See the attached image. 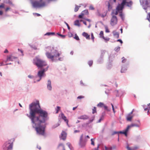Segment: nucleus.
<instances>
[{
  "mask_svg": "<svg viewBox=\"0 0 150 150\" xmlns=\"http://www.w3.org/2000/svg\"><path fill=\"white\" fill-rule=\"evenodd\" d=\"M10 9V8L9 7H7L5 9L6 12H7L8 10Z\"/></svg>",
  "mask_w": 150,
  "mask_h": 150,
  "instance_id": "bf43d9fd",
  "label": "nucleus"
},
{
  "mask_svg": "<svg viewBox=\"0 0 150 150\" xmlns=\"http://www.w3.org/2000/svg\"><path fill=\"white\" fill-rule=\"evenodd\" d=\"M119 15H120V16L121 18L123 20L124 19V18H123V15L122 13V12H120Z\"/></svg>",
  "mask_w": 150,
  "mask_h": 150,
  "instance_id": "79ce46f5",
  "label": "nucleus"
},
{
  "mask_svg": "<svg viewBox=\"0 0 150 150\" xmlns=\"http://www.w3.org/2000/svg\"><path fill=\"white\" fill-rule=\"evenodd\" d=\"M89 14L88 11L87 10H85L83 11L81 14L79 15L78 18H84V16L86 15H88Z\"/></svg>",
  "mask_w": 150,
  "mask_h": 150,
  "instance_id": "1a4fd4ad",
  "label": "nucleus"
},
{
  "mask_svg": "<svg viewBox=\"0 0 150 150\" xmlns=\"http://www.w3.org/2000/svg\"><path fill=\"white\" fill-rule=\"evenodd\" d=\"M47 87L48 89L50 90H52V87L51 86V81L50 80L48 81Z\"/></svg>",
  "mask_w": 150,
  "mask_h": 150,
  "instance_id": "aec40b11",
  "label": "nucleus"
},
{
  "mask_svg": "<svg viewBox=\"0 0 150 150\" xmlns=\"http://www.w3.org/2000/svg\"><path fill=\"white\" fill-rule=\"evenodd\" d=\"M42 0H40V1H35L33 3V5L35 7H40L45 5V4L44 2L41 3Z\"/></svg>",
  "mask_w": 150,
  "mask_h": 150,
  "instance_id": "0eeeda50",
  "label": "nucleus"
},
{
  "mask_svg": "<svg viewBox=\"0 0 150 150\" xmlns=\"http://www.w3.org/2000/svg\"><path fill=\"white\" fill-rule=\"evenodd\" d=\"M57 34L59 36H60L62 38H64L65 37V35H61V34H59L58 33H57Z\"/></svg>",
  "mask_w": 150,
  "mask_h": 150,
  "instance_id": "c03bdc74",
  "label": "nucleus"
},
{
  "mask_svg": "<svg viewBox=\"0 0 150 150\" xmlns=\"http://www.w3.org/2000/svg\"><path fill=\"white\" fill-rule=\"evenodd\" d=\"M117 23V17L114 15H112L111 19L110 24L112 26H114L116 25Z\"/></svg>",
  "mask_w": 150,
  "mask_h": 150,
  "instance_id": "423d86ee",
  "label": "nucleus"
},
{
  "mask_svg": "<svg viewBox=\"0 0 150 150\" xmlns=\"http://www.w3.org/2000/svg\"><path fill=\"white\" fill-rule=\"evenodd\" d=\"M84 98V96H78L77 97V99H81L83 98Z\"/></svg>",
  "mask_w": 150,
  "mask_h": 150,
  "instance_id": "09e8293b",
  "label": "nucleus"
},
{
  "mask_svg": "<svg viewBox=\"0 0 150 150\" xmlns=\"http://www.w3.org/2000/svg\"><path fill=\"white\" fill-rule=\"evenodd\" d=\"M34 64L35 65L39 68H41L43 69L42 68L44 67L48 66L46 62L36 57L34 60Z\"/></svg>",
  "mask_w": 150,
  "mask_h": 150,
  "instance_id": "f03ea898",
  "label": "nucleus"
},
{
  "mask_svg": "<svg viewBox=\"0 0 150 150\" xmlns=\"http://www.w3.org/2000/svg\"><path fill=\"white\" fill-rule=\"evenodd\" d=\"M118 12H119V11H118L116 9V10H113V11H112V13H111L112 16L113 15H117Z\"/></svg>",
  "mask_w": 150,
  "mask_h": 150,
  "instance_id": "393cba45",
  "label": "nucleus"
},
{
  "mask_svg": "<svg viewBox=\"0 0 150 150\" xmlns=\"http://www.w3.org/2000/svg\"><path fill=\"white\" fill-rule=\"evenodd\" d=\"M37 149H41V147L40 146L38 145L37 146Z\"/></svg>",
  "mask_w": 150,
  "mask_h": 150,
  "instance_id": "774afa93",
  "label": "nucleus"
},
{
  "mask_svg": "<svg viewBox=\"0 0 150 150\" xmlns=\"http://www.w3.org/2000/svg\"><path fill=\"white\" fill-rule=\"evenodd\" d=\"M60 109V107L59 106H57V108L56 109V113H58L59 110Z\"/></svg>",
  "mask_w": 150,
  "mask_h": 150,
  "instance_id": "4c0bfd02",
  "label": "nucleus"
},
{
  "mask_svg": "<svg viewBox=\"0 0 150 150\" xmlns=\"http://www.w3.org/2000/svg\"><path fill=\"white\" fill-rule=\"evenodd\" d=\"M108 7L109 10L110 9L112 8V7L110 5V4L109 3H108Z\"/></svg>",
  "mask_w": 150,
  "mask_h": 150,
  "instance_id": "864d4df0",
  "label": "nucleus"
},
{
  "mask_svg": "<svg viewBox=\"0 0 150 150\" xmlns=\"http://www.w3.org/2000/svg\"><path fill=\"white\" fill-rule=\"evenodd\" d=\"M129 130V127H127L126 129H125V131L122 132V131H120L118 132V134H124L126 136H127V132H128Z\"/></svg>",
  "mask_w": 150,
  "mask_h": 150,
  "instance_id": "dca6fc26",
  "label": "nucleus"
},
{
  "mask_svg": "<svg viewBox=\"0 0 150 150\" xmlns=\"http://www.w3.org/2000/svg\"><path fill=\"white\" fill-rule=\"evenodd\" d=\"M117 41L120 42L121 44L123 43L122 41L120 39L118 40Z\"/></svg>",
  "mask_w": 150,
  "mask_h": 150,
  "instance_id": "680f3d73",
  "label": "nucleus"
},
{
  "mask_svg": "<svg viewBox=\"0 0 150 150\" xmlns=\"http://www.w3.org/2000/svg\"><path fill=\"white\" fill-rule=\"evenodd\" d=\"M125 5V1H122L121 4H118L116 8V9L119 11H122Z\"/></svg>",
  "mask_w": 150,
  "mask_h": 150,
  "instance_id": "9d476101",
  "label": "nucleus"
},
{
  "mask_svg": "<svg viewBox=\"0 0 150 150\" xmlns=\"http://www.w3.org/2000/svg\"><path fill=\"white\" fill-rule=\"evenodd\" d=\"M103 39H104L105 41H108L109 40V38H105L104 37V38H103Z\"/></svg>",
  "mask_w": 150,
  "mask_h": 150,
  "instance_id": "603ef678",
  "label": "nucleus"
},
{
  "mask_svg": "<svg viewBox=\"0 0 150 150\" xmlns=\"http://www.w3.org/2000/svg\"><path fill=\"white\" fill-rule=\"evenodd\" d=\"M29 108V115L27 114V115L31 120L33 127L35 128L38 133L43 135L44 128L41 124L47 120V112L41 109L38 101L30 104Z\"/></svg>",
  "mask_w": 150,
  "mask_h": 150,
  "instance_id": "f257e3e1",
  "label": "nucleus"
},
{
  "mask_svg": "<svg viewBox=\"0 0 150 150\" xmlns=\"http://www.w3.org/2000/svg\"><path fill=\"white\" fill-rule=\"evenodd\" d=\"M4 52L5 53H7L8 52V51L7 49H5Z\"/></svg>",
  "mask_w": 150,
  "mask_h": 150,
  "instance_id": "69168bd1",
  "label": "nucleus"
},
{
  "mask_svg": "<svg viewBox=\"0 0 150 150\" xmlns=\"http://www.w3.org/2000/svg\"><path fill=\"white\" fill-rule=\"evenodd\" d=\"M45 54L47 58L51 59L52 61L54 60V58H56V57L57 56V55L56 54L52 55L49 52H46Z\"/></svg>",
  "mask_w": 150,
  "mask_h": 150,
  "instance_id": "9b49d317",
  "label": "nucleus"
},
{
  "mask_svg": "<svg viewBox=\"0 0 150 150\" xmlns=\"http://www.w3.org/2000/svg\"><path fill=\"white\" fill-rule=\"evenodd\" d=\"M97 106L98 107H102L104 106V104L100 102L97 105Z\"/></svg>",
  "mask_w": 150,
  "mask_h": 150,
  "instance_id": "c756f323",
  "label": "nucleus"
},
{
  "mask_svg": "<svg viewBox=\"0 0 150 150\" xmlns=\"http://www.w3.org/2000/svg\"><path fill=\"white\" fill-rule=\"evenodd\" d=\"M68 35L69 37H72L73 36V34L71 33H68Z\"/></svg>",
  "mask_w": 150,
  "mask_h": 150,
  "instance_id": "4d7b16f0",
  "label": "nucleus"
},
{
  "mask_svg": "<svg viewBox=\"0 0 150 150\" xmlns=\"http://www.w3.org/2000/svg\"><path fill=\"white\" fill-rule=\"evenodd\" d=\"M105 150H110L112 149H115L116 147L115 146H109L108 147L105 146Z\"/></svg>",
  "mask_w": 150,
  "mask_h": 150,
  "instance_id": "2eb2a0df",
  "label": "nucleus"
},
{
  "mask_svg": "<svg viewBox=\"0 0 150 150\" xmlns=\"http://www.w3.org/2000/svg\"><path fill=\"white\" fill-rule=\"evenodd\" d=\"M143 107L144 108L145 111H147V113H148L149 110H150V107L148 106L147 108H145V105H143Z\"/></svg>",
  "mask_w": 150,
  "mask_h": 150,
  "instance_id": "bb28decb",
  "label": "nucleus"
},
{
  "mask_svg": "<svg viewBox=\"0 0 150 150\" xmlns=\"http://www.w3.org/2000/svg\"><path fill=\"white\" fill-rule=\"evenodd\" d=\"M65 24L67 26L68 29L69 30H70V28L69 25L67 23L65 22Z\"/></svg>",
  "mask_w": 150,
  "mask_h": 150,
  "instance_id": "6e6d98bb",
  "label": "nucleus"
},
{
  "mask_svg": "<svg viewBox=\"0 0 150 150\" xmlns=\"http://www.w3.org/2000/svg\"><path fill=\"white\" fill-rule=\"evenodd\" d=\"M96 108L94 107L92 109V113L93 114L95 113H96Z\"/></svg>",
  "mask_w": 150,
  "mask_h": 150,
  "instance_id": "7c9ffc66",
  "label": "nucleus"
},
{
  "mask_svg": "<svg viewBox=\"0 0 150 150\" xmlns=\"http://www.w3.org/2000/svg\"><path fill=\"white\" fill-rule=\"evenodd\" d=\"M49 67L48 66H47L46 67L45 69H42V70L38 71V76L40 78L39 80L38 81H39L42 78V77L44 76H45V72L47 71Z\"/></svg>",
  "mask_w": 150,
  "mask_h": 150,
  "instance_id": "20e7f679",
  "label": "nucleus"
},
{
  "mask_svg": "<svg viewBox=\"0 0 150 150\" xmlns=\"http://www.w3.org/2000/svg\"><path fill=\"white\" fill-rule=\"evenodd\" d=\"M61 116L62 117V118L66 122L67 124V125H68V120L67 119L66 117L64 116V114L63 113H62L61 114Z\"/></svg>",
  "mask_w": 150,
  "mask_h": 150,
  "instance_id": "6ab92c4d",
  "label": "nucleus"
},
{
  "mask_svg": "<svg viewBox=\"0 0 150 150\" xmlns=\"http://www.w3.org/2000/svg\"><path fill=\"white\" fill-rule=\"evenodd\" d=\"M146 19L149 22H150V13H148Z\"/></svg>",
  "mask_w": 150,
  "mask_h": 150,
  "instance_id": "72a5a7b5",
  "label": "nucleus"
},
{
  "mask_svg": "<svg viewBox=\"0 0 150 150\" xmlns=\"http://www.w3.org/2000/svg\"><path fill=\"white\" fill-rule=\"evenodd\" d=\"M18 50L22 54L23 53V51L22 50H21L19 49H18ZM23 55V54H22V55Z\"/></svg>",
  "mask_w": 150,
  "mask_h": 150,
  "instance_id": "e2e57ef3",
  "label": "nucleus"
},
{
  "mask_svg": "<svg viewBox=\"0 0 150 150\" xmlns=\"http://www.w3.org/2000/svg\"><path fill=\"white\" fill-rule=\"evenodd\" d=\"M78 118L79 119L86 120L88 119V117L86 115H84L78 117Z\"/></svg>",
  "mask_w": 150,
  "mask_h": 150,
  "instance_id": "412c9836",
  "label": "nucleus"
},
{
  "mask_svg": "<svg viewBox=\"0 0 150 150\" xmlns=\"http://www.w3.org/2000/svg\"><path fill=\"white\" fill-rule=\"evenodd\" d=\"M91 39L93 40V41L94 42V36L93 34V33H91Z\"/></svg>",
  "mask_w": 150,
  "mask_h": 150,
  "instance_id": "37998d69",
  "label": "nucleus"
},
{
  "mask_svg": "<svg viewBox=\"0 0 150 150\" xmlns=\"http://www.w3.org/2000/svg\"><path fill=\"white\" fill-rule=\"evenodd\" d=\"M3 14V12L2 11H0V15L1 16Z\"/></svg>",
  "mask_w": 150,
  "mask_h": 150,
  "instance_id": "338daca9",
  "label": "nucleus"
},
{
  "mask_svg": "<svg viewBox=\"0 0 150 150\" xmlns=\"http://www.w3.org/2000/svg\"><path fill=\"white\" fill-rule=\"evenodd\" d=\"M14 140V139L13 138L8 140V141L6 142L4 145V146L6 147L5 149H7L8 150L12 149L13 146V143Z\"/></svg>",
  "mask_w": 150,
  "mask_h": 150,
  "instance_id": "7ed1b4c3",
  "label": "nucleus"
},
{
  "mask_svg": "<svg viewBox=\"0 0 150 150\" xmlns=\"http://www.w3.org/2000/svg\"><path fill=\"white\" fill-rule=\"evenodd\" d=\"M67 136V133L64 131H62L60 137V138L62 139L65 140L66 139Z\"/></svg>",
  "mask_w": 150,
  "mask_h": 150,
  "instance_id": "f8f14e48",
  "label": "nucleus"
},
{
  "mask_svg": "<svg viewBox=\"0 0 150 150\" xmlns=\"http://www.w3.org/2000/svg\"><path fill=\"white\" fill-rule=\"evenodd\" d=\"M111 105L112 106V110H113V112L115 113V109H114V106H113V105L112 103L111 104Z\"/></svg>",
  "mask_w": 150,
  "mask_h": 150,
  "instance_id": "3c124183",
  "label": "nucleus"
},
{
  "mask_svg": "<svg viewBox=\"0 0 150 150\" xmlns=\"http://www.w3.org/2000/svg\"><path fill=\"white\" fill-rule=\"evenodd\" d=\"M5 5L4 4H2L0 5V9L1 8H4Z\"/></svg>",
  "mask_w": 150,
  "mask_h": 150,
  "instance_id": "49530a36",
  "label": "nucleus"
},
{
  "mask_svg": "<svg viewBox=\"0 0 150 150\" xmlns=\"http://www.w3.org/2000/svg\"><path fill=\"white\" fill-rule=\"evenodd\" d=\"M89 9L91 10H94V8L93 6L91 5L89 6Z\"/></svg>",
  "mask_w": 150,
  "mask_h": 150,
  "instance_id": "de8ad7c7",
  "label": "nucleus"
},
{
  "mask_svg": "<svg viewBox=\"0 0 150 150\" xmlns=\"http://www.w3.org/2000/svg\"><path fill=\"white\" fill-rule=\"evenodd\" d=\"M74 38L77 40H79V39L78 36L76 34H75V36L74 37Z\"/></svg>",
  "mask_w": 150,
  "mask_h": 150,
  "instance_id": "c9c22d12",
  "label": "nucleus"
},
{
  "mask_svg": "<svg viewBox=\"0 0 150 150\" xmlns=\"http://www.w3.org/2000/svg\"><path fill=\"white\" fill-rule=\"evenodd\" d=\"M51 35V33H50V32H48V33H47L45 34V35Z\"/></svg>",
  "mask_w": 150,
  "mask_h": 150,
  "instance_id": "0e129e2a",
  "label": "nucleus"
},
{
  "mask_svg": "<svg viewBox=\"0 0 150 150\" xmlns=\"http://www.w3.org/2000/svg\"><path fill=\"white\" fill-rule=\"evenodd\" d=\"M46 48L50 50V52L53 54V55H57H57L56 57H59L60 55V54L59 53L57 50L54 49L53 47H48Z\"/></svg>",
  "mask_w": 150,
  "mask_h": 150,
  "instance_id": "39448f33",
  "label": "nucleus"
},
{
  "mask_svg": "<svg viewBox=\"0 0 150 150\" xmlns=\"http://www.w3.org/2000/svg\"><path fill=\"white\" fill-rule=\"evenodd\" d=\"M93 61H92V60L89 61L88 62V64L90 66H91L93 64Z\"/></svg>",
  "mask_w": 150,
  "mask_h": 150,
  "instance_id": "58836bf2",
  "label": "nucleus"
},
{
  "mask_svg": "<svg viewBox=\"0 0 150 150\" xmlns=\"http://www.w3.org/2000/svg\"><path fill=\"white\" fill-rule=\"evenodd\" d=\"M67 146L69 147V149L70 150H72L73 149V148L71 144L69 143H67Z\"/></svg>",
  "mask_w": 150,
  "mask_h": 150,
  "instance_id": "a878e982",
  "label": "nucleus"
},
{
  "mask_svg": "<svg viewBox=\"0 0 150 150\" xmlns=\"http://www.w3.org/2000/svg\"><path fill=\"white\" fill-rule=\"evenodd\" d=\"M145 4L147 6L150 7V1H146Z\"/></svg>",
  "mask_w": 150,
  "mask_h": 150,
  "instance_id": "c85d7f7f",
  "label": "nucleus"
},
{
  "mask_svg": "<svg viewBox=\"0 0 150 150\" xmlns=\"http://www.w3.org/2000/svg\"><path fill=\"white\" fill-rule=\"evenodd\" d=\"M125 1V4L126 6L129 7H131L133 4V2L132 1H130L129 2H127V0H122V1Z\"/></svg>",
  "mask_w": 150,
  "mask_h": 150,
  "instance_id": "ddd939ff",
  "label": "nucleus"
},
{
  "mask_svg": "<svg viewBox=\"0 0 150 150\" xmlns=\"http://www.w3.org/2000/svg\"><path fill=\"white\" fill-rule=\"evenodd\" d=\"M127 70V69L124 67H122L121 70V73L125 72Z\"/></svg>",
  "mask_w": 150,
  "mask_h": 150,
  "instance_id": "473e14b6",
  "label": "nucleus"
},
{
  "mask_svg": "<svg viewBox=\"0 0 150 150\" xmlns=\"http://www.w3.org/2000/svg\"><path fill=\"white\" fill-rule=\"evenodd\" d=\"M113 33L114 36L117 38H119V33L118 32H116L115 31H113Z\"/></svg>",
  "mask_w": 150,
  "mask_h": 150,
  "instance_id": "b1692460",
  "label": "nucleus"
},
{
  "mask_svg": "<svg viewBox=\"0 0 150 150\" xmlns=\"http://www.w3.org/2000/svg\"><path fill=\"white\" fill-rule=\"evenodd\" d=\"M34 15H36L37 16H40V15L39 13H33Z\"/></svg>",
  "mask_w": 150,
  "mask_h": 150,
  "instance_id": "13d9d810",
  "label": "nucleus"
},
{
  "mask_svg": "<svg viewBox=\"0 0 150 150\" xmlns=\"http://www.w3.org/2000/svg\"><path fill=\"white\" fill-rule=\"evenodd\" d=\"M122 63H125L126 62V59L124 58V57H123L122 58Z\"/></svg>",
  "mask_w": 150,
  "mask_h": 150,
  "instance_id": "a18cd8bd",
  "label": "nucleus"
},
{
  "mask_svg": "<svg viewBox=\"0 0 150 150\" xmlns=\"http://www.w3.org/2000/svg\"><path fill=\"white\" fill-rule=\"evenodd\" d=\"M120 47H117L115 48V51L118 52L120 50Z\"/></svg>",
  "mask_w": 150,
  "mask_h": 150,
  "instance_id": "ea45409f",
  "label": "nucleus"
},
{
  "mask_svg": "<svg viewBox=\"0 0 150 150\" xmlns=\"http://www.w3.org/2000/svg\"><path fill=\"white\" fill-rule=\"evenodd\" d=\"M79 7L78 6H76L74 9V11L76 12H77L79 10Z\"/></svg>",
  "mask_w": 150,
  "mask_h": 150,
  "instance_id": "a19ab883",
  "label": "nucleus"
},
{
  "mask_svg": "<svg viewBox=\"0 0 150 150\" xmlns=\"http://www.w3.org/2000/svg\"><path fill=\"white\" fill-rule=\"evenodd\" d=\"M133 113V111H132L130 114H129L126 117L127 120L128 121H131V120L133 118V116L131 115V114H132Z\"/></svg>",
  "mask_w": 150,
  "mask_h": 150,
  "instance_id": "4468645a",
  "label": "nucleus"
},
{
  "mask_svg": "<svg viewBox=\"0 0 150 150\" xmlns=\"http://www.w3.org/2000/svg\"><path fill=\"white\" fill-rule=\"evenodd\" d=\"M82 35L84 37H85L86 39L89 40L90 39V35L85 32L82 33Z\"/></svg>",
  "mask_w": 150,
  "mask_h": 150,
  "instance_id": "f3484780",
  "label": "nucleus"
},
{
  "mask_svg": "<svg viewBox=\"0 0 150 150\" xmlns=\"http://www.w3.org/2000/svg\"><path fill=\"white\" fill-rule=\"evenodd\" d=\"M94 140L95 139H91V144L93 146H94L95 145Z\"/></svg>",
  "mask_w": 150,
  "mask_h": 150,
  "instance_id": "2f4dec72",
  "label": "nucleus"
},
{
  "mask_svg": "<svg viewBox=\"0 0 150 150\" xmlns=\"http://www.w3.org/2000/svg\"><path fill=\"white\" fill-rule=\"evenodd\" d=\"M74 24L76 26H77L79 27L80 26V24L79 22V21L78 20H75L74 22Z\"/></svg>",
  "mask_w": 150,
  "mask_h": 150,
  "instance_id": "4be33fe9",
  "label": "nucleus"
},
{
  "mask_svg": "<svg viewBox=\"0 0 150 150\" xmlns=\"http://www.w3.org/2000/svg\"><path fill=\"white\" fill-rule=\"evenodd\" d=\"M105 32L106 33H109L110 31L109 30L108 27L107 26H105Z\"/></svg>",
  "mask_w": 150,
  "mask_h": 150,
  "instance_id": "f704fd0d",
  "label": "nucleus"
},
{
  "mask_svg": "<svg viewBox=\"0 0 150 150\" xmlns=\"http://www.w3.org/2000/svg\"><path fill=\"white\" fill-rule=\"evenodd\" d=\"M16 58L15 57H12L11 56H7V61L6 62L8 61H13V59H16Z\"/></svg>",
  "mask_w": 150,
  "mask_h": 150,
  "instance_id": "a211bd4d",
  "label": "nucleus"
},
{
  "mask_svg": "<svg viewBox=\"0 0 150 150\" xmlns=\"http://www.w3.org/2000/svg\"><path fill=\"white\" fill-rule=\"evenodd\" d=\"M103 107H104L105 109V110H107V111H110V110L108 109V107L107 106L105 105H104V106H103Z\"/></svg>",
  "mask_w": 150,
  "mask_h": 150,
  "instance_id": "8fccbe9b",
  "label": "nucleus"
},
{
  "mask_svg": "<svg viewBox=\"0 0 150 150\" xmlns=\"http://www.w3.org/2000/svg\"><path fill=\"white\" fill-rule=\"evenodd\" d=\"M62 147V148L63 150H65V148L64 145L62 144H60L59 145V147Z\"/></svg>",
  "mask_w": 150,
  "mask_h": 150,
  "instance_id": "e433bc0d",
  "label": "nucleus"
},
{
  "mask_svg": "<svg viewBox=\"0 0 150 150\" xmlns=\"http://www.w3.org/2000/svg\"><path fill=\"white\" fill-rule=\"evenodd\" d=\"M99 35L100 36V37L101 38H104V34H103V32L102 31H101L100 32V33L99 34Z\"/></svg>",
  "mask_w": 150,
  "mask_h": 150,
  "instance_id": "cd10ccee",
  "label": "nucleus"
},
{
  "mask_svg": "<svg viewBox=\"0 0 150 150\" xmlns=\"http://www.w3.org/2000/svg\"><path fill=\"white\" fill-rule=\"evenodd\" d=\"M118 134V132H116V131H114L113 132L112 134V135H113L115 134Z\"/></svg>",
  "mask_w": 150,
  "mask_h": 150,
  "instance_id": "5fc2aeb1",
  "label": "nucleus"
},
{
  "mask_svg": "<svg viewBox=\"0 0 150 150\" xmlns=\"http://www.w3.org/2000/svg\"><path fill=\"white\" fill-rule=\"evenodd\" d=\"M83 134H82L80 138L79 146V147L82 148L84 147L86 145V142L83 140Z\"/></svg>",
  "mask_w": 150,
  "mask_h": 150,
  "instance_id": "6e6552de",
  "label": "nucleus"
},
{
  "mask_svg": "<svg viewBox=\"0 0 150 150\" xmlns=\"http://www.w3.org/2000/svg\"><path fill=\"white\" fill-rule=\"evenodd\" d=\"M83 19L89 22H90L91 21V20L90 19H87V18H85Z\"/></svg>",
  "mask_w": 150,
  "mask_h": 150,
  "instance_id": "052dcab7",
  "label": "nucleus"
},
{
  "mask_svg": "<svg viewBox=\"0 0 150 150\" xmlns=\"http://www.w3.org/2000/svg\"><path fill=\"white\" fill-rule=\"evenodd\" d=\"M139 126H140V125H137V124H132L130 125H128L127 127H129V128L131 127H139Z\"/></svg>",
  "mask_w": 150,
  "mask_h": 150,
  "instance_id": "5701e85b",
  "label": "nucleus"
}]
</instances>
